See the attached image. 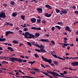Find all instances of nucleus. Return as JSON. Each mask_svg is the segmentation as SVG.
<instances>
[{"mask_svg": "<svg viewBox=\"0 0 78 78\" xmlns=\"http://www.w3.org/2000/svg\"><path fill=\"white\" fill-rule=\"evenodd\" d=\"M37 30H41V27L40 28H36V29Z\"/></svg>", "mask_w": 78, "mask_h": 78, "instance_id": "obj_39", "label": "nucleus"}, {"mask_svg": "<svg viewBox=\"0 0 78 78\" xmlns=\"http://www.w3.org/2000/svg\"><path fill=\"white\" fill-rule=\"evenodd\" d=\"M40 36V34L38 33H36L35 34V36L37 37H38V36Z\"/></svg>", "mask_w": 78, "mask_h": 78, "instance_id": "obj_29", "label": "nucleus"}, {"mask_svg": "<svg viewBox=\"0 0 78 78\" xmlns=\"http://www.w3.org/2000/svg\"><path fill=\"white\" fill-rule=\"evenodd\" d=\"M53 73H52V74H51L52 75H53V76H59V75H58L56 73V72H55L54 71H53Z\"/></svg>", "mask_w": 78, "mask_h": 78, "instance_id": "obj_9", "label": "nucleus"}, {"mask_svg": "<svg viewBox=\"0 0 78 78\" xmlns=\"http://www.w3.org/2000/svg\"><path fill=\"white\" fill-rule=\"evenodd\" d=\"M35 36L34 35L30 34L28 32H26L25 33V38H28V39H31L32 38H34Z\"/></svg>", "mask_w": 78, "mask_h": 78, "instance_id": "obj_1", "label": "nucleus"}, {"mask_svg": "<svg viewBox=\"0 0 78 78\" xmlns=\"http://www.w3.org/2000/svg\"><path fill=\"white\" fill-rule=\"evenodd\" d=\"M64 40L65 41H67V37H65L64 38Z\"/></svg>", "mask_w": 78, "mask_h": 78, "instance_id": "obj_60", "label": "nucleus"}, {"mask_svg": "<svg viewBox=\"0 0 78 78\" xmlns=\"http://www.w3.org/2000/svg\"><path fill=\"white\" fill-rule=\"evenodd\" d=\"M55 9L57 13H58L60 12V15H62L63 14H67L68 12V10H67V9H64L63 10H61V11L60 10L57 9Z\"/></svg>", "mask_w": 78, "mask_h": 78, "instance_id": "obj_2", "label": "nucleus"}, {"mask_svg": "<svg viewBox=\"0 0 78 78\" xmlns=\"http://www.w3.org/2000/svg\"><path fill=\"white\" fill-rule=\"evenodd\" d=\"M47 62H48L49 63V64H50V63H51V62H52V60L51 59H48Z\"/></svg>", "mask_w": 78, "mask_h": 78, "instance_id": "obj_18", "label": "nucleus"}, {"mask_svg": "<svg viewBox=\"0 0 78 78\" xmlns=\"http://www.w3.org/2000/svg\"><path fill=\"white\" fill-rule=\"evenodd\" d=\"M32 72H31V71H30V73H32V74H34L36 73V72H35L34 71H32Z\"/></svg>", "mask_w": 78, "mask_h": 78, "instance_id": "obj_48", "label": "nucleus"}, {"mask_svg": "<svg viewBox=\"0 0 78 78\" xmlns=\"http://www.w3.org/2000/svg\"><path fill=\"white\" fill-rule=\"evenodd\" d=\"M7 58H9V59H8V60H9V61H10L12 62H15V61H18V62H22V59L21 58H8L7 57Z\"/></svg>", "mask_w": 78, "mask_h": 78, "instance_id": "obj_3", "label": "nucleus"}, {"mask_svg": "<svg viewBox=\"0 0 78 78\" xmlns=\"http://www.w3.org/2000/svg\"><path fill=\"white\" fill-rule=\"evenodd\" d=\"M66 46H67V44H66L65 43H64L62 45V47L63 48H65L66 47Z\"/></svg>", "mask_w": 78, "mask_h": 78, "instance_id": "obj_25", "label": "nucleus"}, {"mask_svg": "<svg viewBox=\"0 0 78 78\" xmlns=\"http://www.w3.org/2000/svg\"><path fill=\"white\" fill-rule=\"evenodd\" d=\"M9 34H13V32L11 31H7L5 32V35L7 36Z\"/></svg>", "mask_w": 78, "mask_h": 78, "instance_id": "obj_11", "label": "nucleus"}, {"mask_svg": "<svg viewBox=\"0 0 78 78\" xmlns=\"http://www.w3.org/2000/svg\"><path fill=\"white\" fill-rule=\"evenodd\" d=\"M67 72L66 71H64L63 72V74L65 75V74H67Z\"/></svg>", "mask_w": 78, "mask_h": 78, "instance_id": "obj_49", "label": "nucleus"}, {"mask_svg": "<svg viewBox=\"0 0 78 78\" xmlns=\"http://www.w3.org/2000/svg\"><path fill=\"white\" fill-rule=\"evenodd\" d=\"M66 31H69V32H71L72 31V30H70V27L69 26H66V28H65Z\"/></svg>", "mask_w": 78, "mask_h": 78, "instance_id": "obj_8", "label": "nucleus"}, {"mask_svg": "<svg viewBox=\"0 0 78 78\" xmlns=\"http://www.w3.org/2000/svg\"><path fill=\"white\" fill-rule=\"evenodd\" d=\"M35 51H37L38 52H41V50H39V49H35Z\"/></svg>", "mask_w": 78, "mask_h": 78, "instance_id": "obj_40", "label": "nucleus"}, {"mask_svg": "<svg viewBox=\"0 0 78 78\" xmlns=\"http://www.w3.org/2000/svg\"><path fill=\"white\" fill-rule=\"evenodd\" d=\"M53 56L55 58H58V59H59V57H57V55H54Z\"/></svg>", "mask_w": 78, "mask_h": 78, "instance_id": "obj_35", "label": "nucleus"}, {"mask_svg": "<svg viewBox=\"0 0 78 78\" xmlns=\"http://www.w3.org/2000/svg\"><path fill=\"white\" fill-rule=\"evenodd\" d=\"M6 41V39L5 38H3V39H2L0 37V41L1 42H2V41Z\"/></svg>", "mask_w": 78, "mask_h": 78, "instance_id": "obj_19", "label": "nucleus"}, {"mask_svg": "<svg viewBox=\"0 0 78 78\" xmlns=\"http://www.w3.org/2000/svg\"><path fill=\"white\" fill-rule=\"evenodd\" d=\"M54 62L55 64V65H57V64H58V63L56 61H54Z\"/></svg>", "mask_w": 78, "mask_h": 78, "instance_id": "obj_46", "label": "nucleus"}, {"mask_svg": "<svg viewBox=\"0 0 78 78\" xmlns=\"http://www.w3.org/2000/svg\"><path fill=\"white\" fill-rule=\"evenodd\" d=\"M12 16L13 17H16L17 15V13L16 12H14L12 14Z\"/></svg>", "mask_w": 78, "mask_h": 78, "instance_id": "obj_17", "label": "nucleus"}, {"mask_svg": "<svg viewBox=\"0 0 78 78\" xmlns=\"http://www.w3.org/2000/svg\"><path fill=\"white\" fill-rule=\"evenodd\" d=\"M5 25H9V23H8V22H5Z\"/></svg>", "mask_w": 78, "mask_h": 78, "instance_id": "obj_41", "label": "nucleus"}, {"mask_svg": "<svg viewBox=\"0 0 78 78\" xmlns=\"http://www.w3.org/2000/svg\"><path fill=\"white\" fill-rule=\"evenodd\" d=\"M59 77H62V78H67V77L62 76H61L60 75H59Z\"/></svg>", "mask_w": 78, "mask_h": 78, "instance_id": "obj_38", "label": "nucleus"}, {"mask_svg": "<svg viewBox=\"0 0 78 78\" xmlns=\"http://www.w3.org/2000/svg\"><path fill=\"white\" fill-rule=\"evenodd\" d=\"M23 45V44H20L19 45V46L20 47H21V46H22V45Z\"/></svg>", "mask_w": 78, "mask_h": 78, "instance_id": "obj_56", "label": "nucleus"}, {"mask_svg": "<svg viewBox=\"0 0 78 78\" xmlns=\"http://www.w3.org/2000/svg\"><path fill=\"white\" fill-rule=\"evenodd\" d=\"M41 58L42 59H43V60H44V61H45V62H47V60H48L47 58H44V57L43 56H42Z\"/></svg>", "mask_w": 78, "mask_h": 78, "instance_id": "obj_15", "label": "nucleus"}, {"mask_svg": "<svg viewBox=\"0 0 78 78\" xmlns=\"http://www.w3.org/2000/svg\"><path fill=\"white\" fill-rule=\"evenodd\" d=\"M0 16H1V18H4V19H5L6 17L5 13L4 12H1L0 14Z\"/></svg>", "mask_w": 78, "mask_h": 78, "instance_id": "obj_4", "label": "nucleus"}, {"mask_svg": "<svg viewBox=\"0 0 78 78\" xmlns=\"http://www.w3.org/2000/svg\"><path fill=\"white\" fill-rule=\"evenodd\" d=\"M73 24H74V25L75 26V25H77V24H78V21H76L75 22L73 23Z\"/></svg>", "mask_w": 78, "mask_h": 78, "instance_id": "obj_32", "label": "nucleus"}, {"mask_svg": "<svg viewBox=\"0 0 78 78\" xmlns=\"http://www.w3.org/2000/svg\"><path fill=\"white\" fill-rule=\"evenodd\" d=\"M41 72L43 73V74H44V75H46V76H48L49 77H50V78H54L52 76H49V75H48V74L42 71H41Z\"/></svg>", "mask_w": 78, "mask_h": 78, "instance_id": "obj_7", "label": "nucleus"}, {"mask_svg": "<svg viewBox=\"0 0 78 78\" xmlns=\"http://www.w3.org/2000/svg\"><path fill=\"white\" fill-rule=\"evenodd\" d=\"M74 13H75V14H78V11H75Z\"/></svg>", "mask_w": 78, "mask_h": 78, "instance_id": "obj_53", "label": "nucleus"}, {"mask_svg": "<svg viewBox=\"0 0 78 78\" xmlns=\"http://www.w3.org/2000/svg\"><path fill=\"white\" fill-rule=\"evenodd\" d=\"M55 27V28H58V30H61V27L59 26H56Z\"/></svg>", "mask_w": 78, "mask_h": 78, "instance_id": "obj_24", "label": "nucleus"}, {"mask_svg": "<svg viewBox=\"0 0 78 78\" xmlns=\"http://www.w3.org/2000/svg\"><path fill=\"white\" fill-rule=\"evenodd\" d=\"M41 42H50V41L48 40V39H41L39 40Z\"/></svg>", "mask_w": 78, "mask_h": 78, "instance_id": "obj_5", "label": "nucleus"}, {"mask_svg": "<svg viewBox=\"0 0 78 78\" xmlns=\"http://www.w3.org/2000/svg\"><path fill=\"white\" fill-rule=\"evenodd\" d=\"M30 21L32 23H35L36 22V19L34 18H31L30 20Z\"/></svg>", "mask_w": 78, "mask_h": 78, "instance_id": "obj_10", "label": "nucleus"}, {"mask_svg": "<svg viewBox=\"0 0 78 78\" xmlns=\"http://www.w3.org/2000/svg\"><path fill=\"white\" fill-rule=\"evenodd\" d=\"M37 22L38 23H41V20L40 19H37Z\"/></svg>", "mask_w": 78, "mask_h": 78, "instance_id": "obj_34", "label": "nucleus"}, {"mask_svg": "<svg viewBox=\"0 0 78 78\" xmlns=\"http://www.w3.org/2000/svg\"><path fill=\"white\" fill-rule=\"evenodd\" d=\"M35 61H34L33 62H28V63H29L30 64H31V65L33 64H34V63L35 62Z\"/></svg>", "mask_w": 78, "mask_h": 78, "instance_id": "obj_28", "label": "nucleus"}, {"mask_svg": "<svg viewBox=\"0 0 78 78\" xmlns=\"http://www.w3.org/2000/svg\"><path fill=\"white\" fill-rule=\"evenodd\" d=\"M47 73H50V74H53V72H51L49 70H47Z\"/></svg>", "mask_w": 78, "mask_h": 78, "instance_id": "obj_21", "label": "nucleus"}, {"mask_svg": "<svg viewBox=\"0 0 78 78\" xmlns=\"http://www.w3.org/2000/svg\"><path fill=\"white\" fill-rule=\"evenodd\" d=\"M44 15L46 17H50L51 16V14H48L47 13H44Z\"/></svg>", "mask_w": 78, "mask_h": 78, "instance_id": "obj_14", "label": "nucleus"}, {"mask_svg": "<svg viewBox=\"0 0 78 78\" xmlns=\"http://www.w3.org/2000/svg\"><path fill=\"white\" fill-rule=\"evenodd\" d=\"M48 8V9H52V8H51V6H50V5H49V6Z\"/></svg>", "mask_w": 78, "mask_h": 78, "instance_id": "obj_54", "label": "nucleus"}, {"mask_svg": "<svg viewBox=\"0 0 78 78\" xmlns=\"http://www.w3.org/2000/svg\"><path fill=\"white\" fill-rule=\"evenodd\" d=\"M49 6H50V5H49L48 4L46 5H45V8H48V7H49Z\"/></svg>", "mask_w": 78, "mask_h": 78, "instance_id": "obj_36", "label": "nucleus"}, {"mask_svg": "<svg viewBox=\"0 0 78 78\" xmlns=\"http://www.w3.org/2000/svg\"><path fill=\"white\" fill-rule=\"evenodd\" d=\"M76 42H78V38H76Z\"/></svg>", "mask_w": 78, "mask_h": 78, "instance_id": "obj_63", "label": "nucleus"}, {"mask_svg": "<svg viewBox=\"0 0 78 78\" xmlns=\"http://www.w3.org/2000/svg\"><path fill=\"white\" fill-rule=\"evenodd\" d=\"M71 64L73 66H76L78 65V62H74L71 63Z\"/></svg>", "mask_w": 78, "mask_h": 78, "instance_id": "obj_6", "label": "nucleus"}, {"mask_svg": "<svg viewBox=\"0 0 78 78\" xmlns=\"http://www.w3.org/2000/svg\"><path fill=\"white\" fill-rule=\"evenodd\" d=\"M61 75H62V76H64V73H59Z\"/></svg>", "mask_w": 78, "mask_h": 78, "instance_id": "obj_61", "label": "nucleus"}, {"mask_svg": "<svg viewBox=\"0 0 78 78\" xmlns=\"http://www.w3.org/2000/svg\"><path fill=\"white\" fill-rule=\"evenodd\" d=\"M3 6L4 7L6 8V7H7V5L6 4H3Z\"/></svg>", "mask_w": 78, "mask_h": 78, "instance_id": "obj_42", "label": "nucleus"}, {"mask_svg": "<svg viewBox=\"0 0 78 78\" xmlns=\"http://www.w3.org/2000/svg\"><path fill=\"white\" fill-rule=\"evenodd\" d=\"M21 18L23 19V20H25V16L23 15H21Z\"/></svg>", "mask_w": 78, "mask_h": 78, "instance_id": "obj_22", "label": "nucleus"}, {"mask_svg": "<svg viewBox=\"0 0 78 78\" xmlns=\"http://www.w3.org/2000/svg\"><path fill=\"white\" fill-rule=\"evenodd\" d=\"M58 59H62V60H65L66 59L65 58H63L61 57H60L59 58H58Z\"/></svg>", "mask_w": 78, "mask_h": 78, "instance_id": "obj_43", "label": "nucleus"}, {"mask_svg": "<svg viewBox=\"0 0 78 78\" xmlns=\"http://www.w3.org/2000/svg\"><path fill=\"white\" fill-rule=\"evenodd\" d=\"M42 22L44 23H45V22H46L44 20H42Z\"/></svg>", "mask_w": 78, "mask_h": 78, "instance_id": "obj_55", "label": "nucleus"}, {"mask_svg": "<svg viewBox=\"0 0 78 78\" xmlns=\"http://www.w3.org/2000/svg\"><path fill=\"white\" fill-rule=\"evenodd\" d=\"M55 27H53L51 28V30H52V31H54V30H55Z\"/></svg>", "mask_w": 78, "mask_h": 78, "instance_id": "obj_45", "label": "nucleus"}, {"mask_svg": "<svg viewBox=\"0 0 78 78\" xmlns=\"http://www.w3.org/2000/svg\"><path fill=\"white\" fill-rule=\"evenodd\" d=\"M36 9L37 11H38V12L39 13H41L42 11V9L41 8H37Z\"/></svg>", "mask_w": 78, "mask_h": 78, "instance_id": "obj_13", "label": "nucleus"}, {"mask_svg": "<svg viewBox=\"0 0 78 78\" xmlns=\"http://www.w3.org/2000/svg\"><path fill=\"white\" fill-rule=\"evenodd\" d=\"M10 4H11L12 5H14L15 4V2L14 1H12L10 2Z\"/></svg>", "mask_w": 78, "mask_h": 78, "instance_id": "obj_30", "label": "nucleus"}, {"mask_svg": "<svg viewBox=\"0 0 78 78\" xmlns=\"http://www.w3.org/2000/svg\"><path fill=\"white\" fill-rule=\"evenodd\" d=\"M34 55L35 58H39V56L37 55V54H34Z\"/></svg>", "mask_w": 78, "mask_h": 78, "instance_id": "obj_31", "label": "nucleus"}, {"mask_svg": "<svg viewBox=\"0 0 78 78\" xmlns=\"http://www.w3.org/2000/svg\"><path fill=\"white\" fill-rule=\"evenodd\" d=\"M35 41H34L33 42H32L31 43V44L32 45H35L33 44H35Z\"/></svg>", "mask_w": 78, "mask_h": 78, "instance_id": "obj_52", "label": "nucleus"}, {"mask_svg": "<svg viewBox=\"0 0 78 78\" xmlns=\"http://www.w3.org/2000/svg\"><path fill=\"white\" fill-rule=\"evenodd\" d=\"M45 36H47V37H48V36H50V35H49L48 34H46Z\"/></svg>", "mask_w": 78, "mask_h": 78, "instance_id": "obj_58", "label": "nucleus"}, {"mask_svg": "<svg viewBox=\"0 0 78 78\" xmlns=\"http://www.w3.org/2000/svg\"><path fill=\"white\" fill-rule=\"evenodd\" d=\"M67 50H69V49H70V46H68L67 48Z\"/></svg>", "mask_w": 78, "mask_h": 78, "instance_id": "obj_59", "label": "nucleus"}, {"mask_svg": "<svg viewBox=\"0 0 78 78\" xmlns=\"http://www.w3.org/2000/svg\"><path fill=\"white\" fill-rule=\"evenodd\" d=\"M49 64H50V65H51V66H54V64L53 63H49Z\"/></svg>", "mask_w": 78, "mask_h": 78, "instance_id": "obj_57", "label": "nucleus"}, {"mask_svg": "<svg viewBox=\"0 0 78 78\" xmlns=\"http://www.w3.org/2000/svg\"><path fill=\"white\" fill-rule=\"evenodd\" d=\"M21 77H25L26 78H30V76H21Z\"/></svg>", "mask_w": 78, "mask_h": 78, "instance_id": "obj_44", "label": "nucleus"}, {"mask_svg": "<svg viewBox=\"0 0 78 78\" xmlns=\"http://www.w3.org/2000/svg\"><path fill=\"white\" fill-rule=\"evenodd\" d=\"M58 24V25H62V23L61 22H58L57 23Z\"/></svg>", "mask_w": 78, "mask_h": 78, "instance_id": "obj_47", "label": "nucleus"}, {"mask_svg": "<svg viewBox=\"0 0 78 78\" xmlns=\"http://www.w3.org/2000/svg\"><path fill=\"white\" fill-rule=\"evenodd\" d=\"M72 8L73 9H75V8H76V7H75V6H73Z\"/></svg>", "mask_w": 78, "mask_h": 78, "instance_id": "obj_62", "label": "nucleus"}, {"mask_svg": "<svg viewBox=\"0 0 78 78\" xmlns=\"http://www.w3.org/2000/svg\"><path fill=\"white\" fill-rule=\"evenodd\" d=\"M7 48L8 50H9L10 51H14V50H13V49H12V48H11L10 47H8Z\"/></svg>", "mask_w": 78, "mask_h": 78, "instance_id": "obj_16", "label": "nucleus"}, {"mask_svg": "<svg viewBox=\"0 0 78 78\" xmlns=\"http://www.w3.org/2000/svg\"><path fill=\"white\" fill-rule=\"evenodd\" d=\"M33 45H35L36 47H38V48H43V45H38L37 44H33Z\"/></svg>", "mask_w": 78, "mask_h": 78, "instance_id": "obj_12", "label": "nucleus"}, {"mask_svg": "<svg viewBox=\"0 0 78 78\" xmlns=\"http://www.w3.org/2000/svg\"><path fill=\"white\" fill-rule=\"evenodd\" d=\"M51 42L53 45H55V43L54 41H51Z\"/></svg>", "mask_w": 78, "mask_h": 78, "instance_id": "obj_37", "label": "nucleus"}, {"mask_svg": "<svg viewBox=\"0 0 78 78\" xmlns=\"http://www.w3.org/2000/svg\"><path fill=\"white\" fill-rule=\"evenodd\" d=\"M76 34L77 35H78V31H76Z\"/></svg>", "mask_w": 78, "mask_h": 78, "instance_id": "obj_64", "label": "nucleus"}, {"mask_svg": "<svg viewBox=\"0 0 78 78\" xmlns=\"http://www.w3.org/2000/svg\"><path fill=\"white\" fill-rule=\"evenodd\" d=\"M21 27H22L23 28H25V27H27V25L25 23H24V26L23 24L21 25Z\"/></svg>", "mask_w": 78, "mask_h": 78, "instance_id": "obj_23", "label": "nucleus"}, {"mask_svg": "<svg viewBox=\"0 0 78 78\" xmlns=\"http://www.w3.org/2000/svg\"><path fill=\"white\" fill-rule=\"evenodd\" d=\"M41 66L42 67H44V69H45V66H44V65L43 64H41Z\"/></svg>", "mask_w": 78, "mask_h": 78, "instance_id": "obj_51", "label": "nucleus"}, {"mask_svg": "<svg viewBox=\"0 0 78 78\" xmlns=\"http://www.w3.org/2000/svg\"><path fill=\"white\" fill-rule=\"evenodd\" d=\"M40 51L41 52H44V53H46V51L45 50H44V49H40Z\"/></svg>", "mask_w": 78, "mask_h": 78, "instance_id": "obj_26", "label": "nucleus"}, {"mask_svg": "<svg viewBox=\"0 0 78 78\" xmlns=\"http://www.w3.org/2000/svg\"><path fill=\"white\" fill-rule=\"evenodd\" d=\"M23 30L24 31H27L28 30V29L27 28H25L23 29Z\"/></svg>", "mask_w": 78, "mask_h": 78, "instance_id": "obj_27", "label": "nucleus"}, {"mask_svg": "<svg viewBox=\"0 0 78 78\" xmlns=\"http://www.w3.org/2000/svg\"><path fill=\"white\" fill-rule=\"evenodd\" d=\"M27 44L28 45H30V47H31V46H32V45H31V44L30 42H27Z\"/></svg>", "mask_w": 78, "mask_h": 78, "instance_id": "obj_33", "label": "nucleus"}, {"mask_svg": "<svg viewBox=\"0 0 78 78\" xmlns=\"http://www.w3.org/2000/svg\"><path fill=\"white\" fill-rule=\"evenodd\" d=\"M13 44H19V42H17V41L14 40L12 41Z\"/></svg>", "mask_w": 78, "mask_h": 78, "instance_id": "obj_20", "label": "nucleus"}, {"mask_svg": "<svg viewBox=\"0 0 78 78\" xmlns=\"http://www.w3.org/2000/svg\"><path fill=\"white\" fill-rule=\"evenodd\" d=\"M31 29H32V30H36V27H32L31 28Z\"/></svg>", "mask_w": 78, "mask_h": 78, "instance_id": "obj_50", "label": "nucleus"}]
</instances>
